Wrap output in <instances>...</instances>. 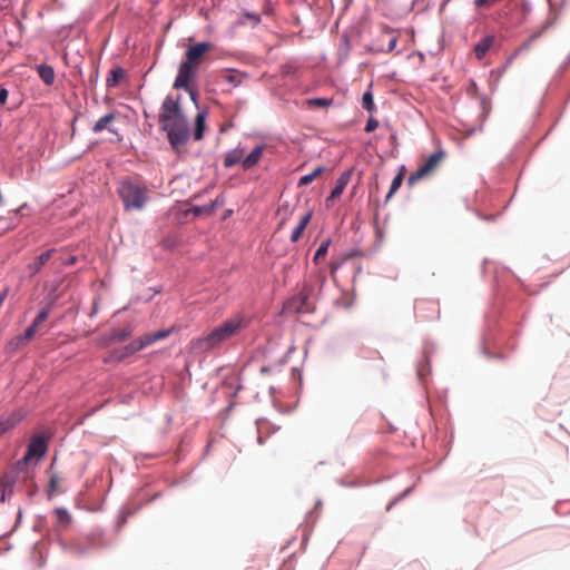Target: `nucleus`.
Returning <instances> with one entry per match:
<instances>
[{
    "instance_id": "11",
    "label": "nucleus",
    "mask_w": 570,
    "mask_h": 570,
    "mask_svg": "<svg viewBox=\"0 0 570 570\" xmlns=\"http://www.w3.org/2000/svg\"><path fill=\"white\" fill-rule=\"evenodd\" d=\"M351 176H352V171L346 170L338 177V179L336 180L335 187L333 188V190L331 191V195L326 199L327 204L330 202H333L334 199L338 198L343 194L345 187L347 186V184L351 179Z\"/></svg>"
},
{
    "instance_id": "39",
    "label": "nucleus",
    "mask_w": 570,
    "mask_h": 570,
    "mask_svg": "<svg viewBox=\"0 0 570 570\" xmlns=\"http://www.w3.org/2000/svg\"><path fill=\"white\" fill-rule=\"evenodd\" d=\"M6 296H7V291H4L3 293L0 294V307L3 304V301H4Z\"/></svg>"
},
{
    "instance_id": "32",
    "label": "nucleus",
    "mask_w": 570,
    "mask_h": 570,
    "mask_svg": "<svg viewBox=\"0 0 570 570\" xmlns=\"http://www.w3.org/2000/svg\"><path fill=\"white\" fill-rule=\"evenodd\" d=\"M541 35V31L540 32H534L532 33L529 39L520 47V50H527L531 43L537 39L539 38Z\"/></svg>"
},
{
    "instance_id": "25",
    "label": "nucleus",
    "mask_w": 570,
    "mask_h": 570,
    "mask_svg": "<svg viewBox=\"0 0 570 570\" xmlns=\"http://www.w3.org/2000/svg\"><path fill=\"white\" fill-rule=\"evenodd\" d=\"M132 333L131 326H126L124 328L114 330L111 333V340L116 342H122L128 338Z\"/></svg>"
},
{
    "instance_id": "36",
    "label": "nucleus",
    "mask_w": 570,
    "mask_h": 570,
    "mask_svg": "<svg viewBox=\"0 0 570 570\" xmlns=\"http://www.w3.org/2000/svg\"><path fill=\"white\" fill-rule=\"evenodd\" d=\"M185 90H186V91H188V94H189V96H190L191 100H193L194 102H196V101H197V92H196V90H195V89H193L190 86H189V89H185Z\"/></svg>"
},
{
    "instance_id": "18",
    "label": "nucleus",
    "mask_w": 570,
    "mask_h": 570,
    "mask_svg": "<svg viewBox=\"0 0 570 570\" xmlns=\"http://www.w3.org/2000/svg\"><path fill=\"white\" fill-rule=\"evenodd\" d=\"M53 513L58 522V529L63 530L70 525L72 517L67 509L57 508L55 509Z\"/></svg>"
},
{
    "instance_id": "19",
    "label": "nucleus",
    "mask_w": 570,
    "mask_h": 570,
    "mask_svg": "<svg viewBox=\"0 0 570 570\" xmlns=\"http://www.w3.org/2000/svg\"><path fill=\"white\" fill-rule=\"evenodd\" d=\"M38 75L41 78V80L47 85L51 86L55 82V70L49 65H39L37 67Z\"/></svg>"
},
{
    "instance_id": "24",
    "label": "nucleus",
    "mask_w": 570,
    "mask_h": 570,
    "mask_svg": "<svg viewBox=\"0 0 570 570\" xmlns=\"http://www.w3.org/2000/svg\"><path fill=\"white\" fill-rule=\"evenodd\" d=\"M324 167L318 166L316 167L311 174L304 175L298 180V186H307L309 185L314 179H316L321 174H323Z\"/></svg>"
},
{
    "instance_id": "5",
    "label": "nucleus",
    "mask_w": 570,
    "mask_h": 570,
    "mask_svg": "<svg viewBox=\"0 0 570 570\" xmlns=\"http://www.w3.org/2000/svg\"><path fill=\"white\" fill-rule=\"evenodd\" d=\"M444 158L445 153L442 149L431 154L425 159V161L414 173L410 175L407 184L410 186H413L421 179L432 176L436 171L441 163L444 160Z\"/></svg>"
},
{
    "instance_id": "3",
    "label": "nucleus",
    "mask_w": 570,
    "mask_h": 570,
    "mask_svg": "<svg viewBox=\"0 0 570 570\" xmlns=\"http://www.w3.org/2000/svg\"><path fill=\"white\" fill-rule=\"evenodd\" d=\"M117 191L126 210H141L148 200V188L140 181L121 180Z\"/></svg>"
},
{
    "instance_id": "12",
    "label": "nucleus",
    "mask_w": 570,
    "mask_h": 570,
    "mask_svg": "<svg viewBox=\"0 0 570 570\" xmlns=\"http://www.w3.org/2000/svg\"><path fill=\"white\" fill-rule=\"evenodd\" d=\"M55 249H49L37 256L31 263L27 265V269L30 276H35L40 269L46 265V263L51 258Z\"/></svg>"
},
{
    "instance_id": "38",
    "label": "nucleus",
    "mask_w": 570,
    "mask_h": 570,
    "mask_svg": "<svg viewBox=\"0 0 570 570\" xmlns=\"http://www.w3.org/2000/svg\"><path fill=\"white\" fill-rule=\"evenodd\" d=\"M248 18L253 19L255 23L259 22V18L257 14H247Z\"/></svg>"
},
{
    "instance_id": "4",
    "label": "nucleus",
    "mask_w": 570,
    "mask_h": 570,
    "mask_svg": "<svg viewBox=\"0 0 570 570\" xmlns=\"http://www.w3.org/2000/svg\"><path fill=\"white\" fill-rule=\"evenodd\" d=\"M170 334L169 330H159L154 333H148L140 338L131 342L130 344L112 352L111 358L120 362L134 353L142 350L144 347L151 345L153 343L166 338Z\"/></svg>"
},
{
    "instance_id": "31",
    "label": "nucleus",
    "mask_w": 570,
    "mask_h": 570,
    "mask_svg": "<svg viewBox=\"0 0 570 570\" xmlns=\"http://www.w3.org/2000/svg\"><path fill=\"white\" fill-rule=\"evenodd\" d=\"M59 482L60 478L57 474H52L49 483L51 493L58 491Z\"/></svg>"
},
{
    "instance_id": "17",
    "label": "nucleus",
    "mask_w": 570,
    "mask_h": 570,
    "mask_svg": "<svg viewBox=\"0 0 570 570\" xmlns=\"http://www.w3.org/2000/svg\"><path fill=\"white\" fill-rule=\"evenodd\" d=\"M243 160H244V149L236 148L226 154V156L224 158V166L226 168H230L239 163L242 164Z\"/></svg>"
},
{
    "instance_id": "13",
    "label": "nucleus",
    "mask_w": 570,
    "mask_h": 570,
    "mask_svg": "<svg viewBox=\"0 0 570 570\" xmlns=\"http://www.w3.org/2000/svg\"><path fill=\"white\" fill-rule=\"evenodd\" d=\"M495 41V37L493 35H488L484 38H482L475 46H474V55L478 60H482L490 48L493 46Z\"/></svg>"
},
{
    "instance_id": "10",
    "label": "nucleus",
    "mask_w": 570,
    "mask_h": 570,
    "mask_svg": "<svg viewBox=\"0 0 570 570\" xmlns=\"http://www.w3.org/2000/svg\"><path fill=\"white\" fill-rule=\"evenodd\" d=\"M23 413L21 411H13L9 415L0 419V436L12 430L21 420Z\"/></svg>"
},
{
    "instance_id": "2",
    "label": "nucleus",
    "mask_w": 570,
    "mask_h": 570,
    "mask_svg": "<svg viewBox=\"0 0 570 570\" xmlns=\"http://www.w3.org/2000/svg\"><path fill=\"white\" fill-rule=\"evenodd\" d=\"M248 325L249 318L246 314L237 312L214 327L206 335L195 340L193 347L202 352L212 351L240 334Z\"/></svg>"
},
{
    "instance_id": "8",
    "label": "nucleus",
    "mask_w": 570,
    "mask_h": 570,
    "mask_svg": "<svg viewBox=\"0 0 570 570\" xmlns=\"http://www.w3.org/2000/svg\"><path fill=\"white\" fill-rule=\"evenodd\" d=\"M213 45L209 42H198L195 45H191L187 48L185 52V57L187 62L195 65L196 67H200V63L203 61V58L206 52L212 50Z\"/></svg>"
},
{
    "instance_id": "40",
    "label": "nucleus",
    "mask_w": 570,
    "mask_h": 570,
    "mask_svg": "<svg viewBox=\"0 0 570 570\" xmlns=\"http://www.w3.org/2000/svg\"><path fill=\"white\" fill-rule=\"evenodd\" d=\"M6 296H7V291H4L3 293L0 294V307L3 304V301H4Z\"/></svg>"
},
{
    "instance_id": "1",
    "label": "nucleus",
    "mask_w": 570,
    "mask_h": 570,
    "mask_svg": "<svg viewBox=\"0 0 570 570\" xmlns=\"http://www.w3.org/2000/svg\"><path fill=\"white\" fill-rule=\"evenodd\" d=\"M159 124L161 130L167 132L169 144L174 149H179L186 145L190 137L187 118L184 116L180 107V96H167L159 114Z\"/></svg>"
},
{
    "instance_id": "30",
    "label": "nucleus",
    "mask_w": 570,
    "mask_h": 570,
    "mask_svg": "<svg viewBox=\"0 0 570 570\" xmlns=\"http://www.w3.org/2000/svg\"><path fill=\"white\" fill-rule=\"evenodd\" d=\"M328 246H330V240H324L320 247L317 248L315 255H314V258L313 261L314 262H317L320 258L324 257L327 253V249H328Z\"/></svg>"
},
{
    "instance_id": "16",
    "label": "nucleus",
    "mask_w": 570,
    "mask_h": 570,
    "mask_svg": "<svg viewBox=\"0 0 570 570\" xmlns=\"http://www.w3.org/2000/svg\"><path fill=\"white\" fill-rule=\"evenodd\" d=\"M312 215H313L312 212H307L301 217L298 225L295 227V229L293 230V233L291 235V240L293 243H296L301 239L305 228L307 227V225L311 222Z\"/></svg>"
},
{
    "instance_id": "26",
    "label": "nucleus",
    "mask_w": 570,
    "mask_h": 570,
    "mask_svg": "<svg viewBox=\"0 0 570 570\" xmlns=\"http://www.w3.org/2000/svg\"><path fill=\"white\" fill-rule=\"evenodd\" d=\"M333 102V99L330 98H309L306 99L305 104L307 107H318V108H326L330 107Z\"/></svg>"
},
{
    "instance_id": "21",
    "label": "nucleus",
    "mask_w": 570,
    "mask_h": 570,
    "mask_svg": "<svg viewBox=\"0 0 570 570\" xmlns=\"http://www.w3.org/2000/svg\"><path fill=\"white\" fill-rule=\"evenodd\" d=\"M125 78V70L120 67L114 68L109 71L106 80V85L109 88L118 86V83Z\"/></svg>"
},
{
    "instance_id": "7",
    "label": "nucleus",
    "mask_w": 570,
    "mask_h": 570,
    "mask_svg": "<svg viewBox=\"0 0 570 570\" xmlns=\"http://www.w3.org/2000/svg\"><path fill=\"white\" fill-rule=\"evenodd\" d=\"M198 67L187 61H183L178 68V73L174 81L175 89H189V85L196 78Z\"/></svg>"
},
{
    "instance_id": "6",
    "label": "nucleus",
    "mask_w": 570,
    "mask_h": 570,
    "mask_svg": "<svg viewBox=\"0 0 570 570\" xmlns=\"http://www.w3.org/2000/svg\"><path fill=\"white\" fill-rule=\"evenodd\" d=\"M48 316H49L48 308L40 311L38 313V315L35 317V320L32 321L31 325L26 328L23 334H20L18 336H16L14 338H12L9 342L8 347L11 351H14V350H18L21 346L26 345L28 342H30L35 337L36 333L39 331L40 326L47 321Z\"/></svg>"
},
{
    "instance_id": "23",
    "label": "nucleus",
    "mask_w": 570,
    "mask_h": 570,
    "mask_svg": "<svg viewBox=\"0 0 570 570\" xmlns=\"http://www.w3.org/2000/svg\"><path fill=\"white\" fill-rule=\"evenodd\" d=\"M116 118L115 114H107L101 117L92 127L94 132H101Z\"/></svg>"
},
{
    "instance_id": "27",
    "label": "nucleus",
    "mask_w": 570,
    "mask_h": 570,
    "mask_svg": "<svg viewBox=\"0 0 570 570\" xmlns=\"http://www.w3.org/2000/svg\"><path fill=\"white\" fill-rule=\"evenodd\" d=\"M215 208H216V203H212V204H208V205H204V206H194L190 212L195 215V216H200V215H212L214 212H215Z\"/></svg>"
},
{
    "instance_id": "28",
    "label": "nucleus",
    "mask_w": 570,
    "mask_h": 570,
    "mask_svg": "<svg viewBox=\"0 0 570 570\" xmlns=\"http://www.w3.org/2000/svg\"><path fill=\"white\" fill-rule=\"evenodd\" d=\"M309 292L311 289H306L304 288L299 294H298V299H299V305L297 306V311L298 312H308L311 309L307 301H308V297H309Z\"/></svg>"
},
{
    "instance_id": "15",
    "label": "nucleus",
    "mask_w": 570,
    "mask_h": 570,
    "mask_svg": "<svg viewBox=\"0 0 570 570\" xmlns=\"http://www.w3.org/2000/svg\"><path fill=\"white\" fill-rule=\"evenodd\" d=\"M245 77H246V75H244L237 70H223L219 72V78L223 81L233 85V87L239 86L243 82Z\"/></svg>"
},
{
    "instance_id": "33",
    "label": "nucleus",
    "mask_w": 570,
    "mask_h": 570,
    "mask_svg": "<svg viewBox=\"0 0 570 570\" xmlns=\"http://www.w3.org/2000/svg\"><path fill=\"white\" fill-rule=\"evenodd\" d=\"M379 127V121L374 118H370L365 126L366 132H372Z\"/></svg>"
},
{
    "instance_id": "9",
    "label": "nucleus",
    "mask_w": 570,
    "mask_h": 570,
    "mask_svg": "<svg viewBox=\"0 0 570 570\" xmlns=\"http://www.w3.org/2000/svg\"><path fill=\"white\" fill-rule=\"evenodd\" d=\"M46 451V440L40 435L33 436L28 445L24 460H29L30 458L33 456L41 458L42 455H45Z\"/></svg>"
},
{
    "instance_id": "37",
    "label": "nucleus",
    "mask_w": 570,
    "mask_h": 570,
    "mask_svg": "<svg viewBox=\"0 0 570 570\" xmlns=\"http://www.w3.org/2000/svg\"><path fill=\"white\" fill-rule=\"evenodd\" d=\"M397 39L396 37H393L389 42V51H392L396 46Z\"/></svg>"
},
{
    "instance_id": "34",
    "label": "nucleus",
    "mask_w": 570,
    "mask_h": 570,
    "mask_svg": "<svg viewBox=\"0 0 570 570\" xmlns=\"http://www.w3.org/2000/svg\"><path fill=\"white\" fill-rule=\"evenodd\" d=\"M12 493V488H11V484L9 483H3V490H2V495H1V501L4 502L6 500V495L8 494H11Z\"/></svg>"
},
{
    "instance_id": "29",
    "label": "nucleus",
    "mask_w": 570,
    "mask_h": 570,
    "mask_svg": "<svg viewBox=\"0 0 570 570\" xmlns=\"http://www.w3.org/2000/svg\"><path fill=\"white\" fill-rule=\"evenodd\" d=\"M362 106L364 109H366L368 111H373L375 109L373 95H372L371 90H367L363 94Z\"/></svg>"
},
{
    "instance_id": "14",
    "label": "nucleus",
    "mask_w": 570,
    "mask_h": 570,
    "mask_svg": "<svg viewBox=\"0 0 570 570\" xmlns=\"http://www.w3.org/2000/svg\"><path fill=\"white\" fill-rule=\"evenodd\" d=\"M264 149H265L264 145L256 146L250 151V154L247 157H245L244 160L242 161L243 169L247 170V169H250L254 166H256L263 156Z\"/></svg>"
},
{
    "instance_id": "35",
    "label": "nucleus",
    "mask_w": 570,
    "mask_h": 570,
    "mask_svg": "<svg viewBox=\"0 0 570 570\" xmlns=\"http://www.w3.org/2000/svg\"><path fill=\"white\" fill-rule=\"evenodd\" d=\"M8 99V90L6 88H0V106H3Z\"/></svg>"
},
{
    "instance_id": "22",
    "label": "nucleus",
    "mask_w": 570,
    "mask_h": 570,
    "mask_svg": "<svg viewBox=\"0 0 570 570\" xmlns=\"http://www.w3.org/2000/svg\"><path fill=\"white\" fill-rule=\"evenodd\" d=\"M404 178V167L401 168L400 173L393 178L390 190L386 195V202L399 190Z\"/></svg>"
},
{
    "instance_id": "20",
    "label": "nucleus",
    "mask_w": 570,
    "mask_h": 570,
    "mask_svg": "<svg viewBox=\"0 0 570 570\" xmlns=\"http://www.w3.org/2000/svg\"><path fill=\"white\" fill-rule=\"evenodd\" d=\"M206 111L198 112L195 118V130H194V139L195 140H202L204 137V131L206 128Z\"/></svg>"
}]
</instances>
